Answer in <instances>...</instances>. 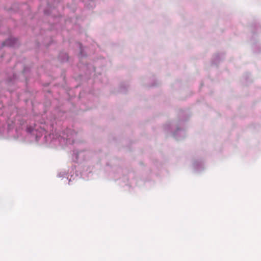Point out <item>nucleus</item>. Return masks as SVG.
<instances>
[{"instance_id": "9d476101", "label": "nucleus", "mask_w": 261, "mask_h": 261, "mask_svg": "<svg viewBox=\"0 0 261 261\" xmlns=\"http://www.w3.org/2000/svg\"><path fill=\"white\" fill-rule=\"evenodd\" d=\"M17 40L15 38L10 37L2 43L3 46L14 47Z\"/></svg>"}, {"instance_id": "2eb2a0df", "label": "nucleus", "mask_w": 261, "mask_h": 261, "mask_svg": "<svg viewBox=\"0 0 261 261\" xmlns=\"http://www.w3.org/2000/svg\"><path fill=\"white\" fill-rule=\"evenodd\" d=\"M16 79V75L13 73L12 76L8 77V79L7 80L6 82L8 85H11V84H13Z\"/></svg>"}, {"instance_id": "0eeeda50", "label": "nucleus", "mask_w": 261, "mask_h": 261, "mask_svg": "<svg viewBox=\"0 0 261 261\" xmlns=\"http://www.w3.org/2000/svg\"><path fill=\"white\" fill-rule=\"evenodd\" d=\"M89 152L86 150H74L72 154V160L74 162L80 163L86 160V156Z\"/></svg>"}, {"instance_id": "ddd939ff", "label": "nucleus", "mask_w": 261, "mask_h": 261, "mask_svg": "<svg viewBox=\"0 0 261 261\" xmlns=\"http://www.w3.org/2000/svg\"><path fill=\"white\" fill-rule=\"evenodd\" d=\"M134 174L133 172H129L128 173V177H126L125 176H123L122 177V179L121 180L124 181V182H125L124 180L125 179H126L127 181V184H126L125 185H129V186L130 187H132L134 185H136V182H135V181L134 179H132L130 181H129L128 180V178H133L134 177Z\"/></svg>"}, {"instance_id": "412c9836", "label": "nucleus", "mask_w": 261, "mask_h": 261, "mask_svg": "<svg viewBox=\"0 0 261 261\" xmlns=\"http://www.w3.org/2000/svg\"><path fill=\"white\" fill-rule=\"evenodd\" d=\"M44 13H45V14H46V15L49 14V13L47 12V10H44Z\"/></svg>"}, {"instance_id": "f03ea898", "label": "nucleus", "mask_w": 261, "mask_h": 261, "mask_svg": "<svg viewBox=\"0 0 261 261\" xmlns=\"http://www.w3.org/2000/svg\"><path fill=\"white\" fill-rule=\"evenodd\" d=\"M76 136V132L70 128H66L60 133L57 132L56 129L55 133L45 135L43 141H41L40 144L51 147H56L58 145L64 146L73 144Z\"/></svg>"}, {"instance_id": "20e7f679", "label": "nucleus", "mask_w": 261, "mask_h": 261, "mask_svg": "<svg viewBox=\"0 0 261 261\" xmlns=\"http://www.w3.org/2000/svg\"><path fill=\"white\" fill-rule=\"evenodd\" d=\"M76 45L80 50L79 58L80 59V64L78 65L79 67L82 70H83L85 72V76L86 78L90 79L91 76H94V79L95 80L98 79V75L96 74L100 75L101 73L98 72L97 66L101 64L106 63V59L104 58H101L95 62L94 65L92 64H86L83 65L82 67L81 65L82 63L81 59L86 57V54L85 53L84 48L81 43H76Z\"/></svg>"}, {"instance_id": "f257e3e1", "label": "nucleus", "mask_w": 261, "mask_h": 261, "mask_svg": "<svg viewBox=\"0 0 261 261\" xmlns=\"http://www.w3.org/2000/svg\"><path fill=\"white\" fill-rule=\"evenodd\" d=\"M58 121V118L51 115L46 121L43 123L41 122V125L34 123L33 126H28L25 125L26 122L23 119L17 117L14 122H12V124H8V134L9 137L19 141L39 143L41 137L48 129V127L53 129Z\"/></svg>"}, {"instance_id": "7ed1b4c3", "label": "nucleus", "mask_w": 261, "mask_h": 261, "mask_svg": "<svg viewBox=\"0 0 261 261\" xmlns=\"http://www.w3.org/2000/svg\"><path fill=\"white\" fill-rule=\"evenodd\" d=\"M179 118L177 120L167 122L164 126V129L167 134H170L177 140H180L186 136V123L189 118L185 116L184 112L182 111L179 114Z\"/></svg>"}, {"instance_id": "4be33fe9", "label": "nucleus", "mask_w": 261, "mask_h": 261, "mask_svg": "<svg viewBox=\"0 0 261 261\" xmlns=\"http://www.w3.org/2000/svg\"><path fill=\"white\" fill-rule=\"evenodd\" d=\"M99 81H101V83H104L105 82V81L103 80H101V79H99Z\"/></svg>"}, {"instance_id": "6e6552de", "label": "nucleus", "mask_w": 261, "mask_h": 261, "mask_svg": "<svg viewBox=\"0 0 261 261\" xmlns=\"http://www.w3.org/2000/svg\"><path fill=\"white\" fill-rule=\"evenodd\" d=\"M192 168L195 173H199L205 169L204 163L201 159H194L192 162Z\"/></svg>"}, {"instance_id": "6ab92c4d", "label": "nucleus", "mask_w": 261, "mask_h": 261, "mask_svg": "<svg viewBox=\"0 0 261 261\" xmlns=\"http://www.w3.org/2000/svg\"><path fill=\"white\" fill-rule=\"evenodd\" d=\"M3 108V105L2 102H0V116L2 115L3 114V111L2 108Z\"/></svg>"}, {"instance_id": "f3484780", "label": "nucleus", "mask_w": 261, "mask_h": 261, "mask_svg": "<svg viewBox=\"0 0 261 261\" xmlns=\"http://www.w3.org/2000/svg\"><path fill=\"white\" fill-rule=\"evenodd\" d=\"M95 6V3L94 0L90 1L89 3L87 5L86 7L89 9H93Z\"/></svg>"}, {"instance_id": "4468645a", "label": "nucleus", "mask_w": 261, "mask_h": 261, "mask_svg": "<svg viewBox=\"0 0 261 261\" xmlns=\"http://www.w3.org/2000/svg\"><path fill=\"white\" fill-rule=\"evenodd\" d=\"M59 60L61 62H65L68 60V55L64 51L61 52L58 57Z\"/></svg>"}, {"instance_id": "a211bd4d", "label": "nucleus", "mask_w": 261, "mask_h": 261, "mask_svg": "<svg viewBox=\"0 0 261 261\" xmlns=\"http://www.w3.org/2000/svg\"><path fill=\"white\" fill-rule=\"evenodd\" d=\"M159 165V164L157 161H153V168H158Z\"/></svg>"}, {"instance_id": "39448f33", "label": "nucleus", "mask_w": 261, "mask_h": 261, "mask_svg": "<svg viewBox=\"0 0 261 261\" xmlns=\"http://www.w3.org/2000/svg\"><path fill=\"white\" fill-rule=\"evenodd\" d=\"M75 170V166H72L71 169L69 170V172L66 173V171H61L58 174V176L59 177H66L67 180H68V184L70 185V182L72 180H74L75 179H77L79 178L82 177L83 179H87L86 177H85V173L82 172L81 173L80 176L77 173V171Z\"/></svg>"}, {"instance_id": "9b49d317", "label": "nucleus", "mask_w": 261, "mask_h": 261, "mask_svg": "<svg viewBox=\"0 0 261 261\" xmlns=\"http://www.w3.org/2000/svg\"><path fill=\"white\" fill-rule=\"evenodd\" d=\"M224 58V54L223 53H218L216 54L212 61L213 64L217 65L220 63Z\"/></svg>"}, {"instance_id": "423d86ee", "label": "nucleus", "mask_w": 261, "mask_h": 261, "mask_svg": "<svg viewBox=\"0 0 261 261\" xmlns=\"http://www.w3.org/2000/svg\"><path fill=\"white\" fill-rule=\"evenodd\" d=\"M114 161H111L110 162L107 163L106 170L109 171L110 174L113 175V177L117 178L118 175L122 173L123 170L121 168L114 165Z\"/></svg>"}, {"instance_id": "dca6fc26", "label": "nucleus", "mask_w": 261, "mask_h": 261, "mask_svg": "<svg viewBox=\"0 0 261 261\" xmlns=\"http://www.w3.org/2000/svg\"><path fill=\"white\" fill-rule=\"evenodd\" d=\"M128 87V85L126 83H122L120 86V91L122 93H125Z\"/></svg>"}, {"instance_id": "f8f14e48", "label": "nucleus", "mask_w": 261, "mask_h": 261, "mask_svg": "<svg viewBox=\"0 0 261 261\" xmlns=\"http://www.w3.org/2000/svg\"><path fill=\"white\" fill-rule=\"evenodd\" d=\"M252 49L255 53H259L261 51V46L260 43L256 40L251 39Z\"/></svg>"}, {"instance_id": "1a4fd4ad", "label": "nucleus", "mask_w": 261, "mask_h": 261, "mask_svg": "<svg viewBox=\"0 0 261 261\" xmlns=\"http://www.w3.org/2000/svg\"><path fill=\"white\" fill-rule=\"evenodd\" d=\"M79 21V19L77 17L70 18L65 20V24L67 27L69 28L71 25L73 29L76 30L80 28Z\"/></svg>"}, {"instance_id": "aec40b11", "label": "nucleus", "mask_w": 261, "mask_h": 261, "mask_svg": "<svg viewBox=\"0 0 261 261\" xmlns=\"http://www.w3.org/2000/svg\"><path fill=\"white\" fill-rule=\"evenodd\" d=\"M158 84L156 82H154V83L151 84L150 85H149L150 87H154L156 86Z\"/></svg>"}, {"instance_id": "5701e85b", "label": "nucleus", "mask_w": 261, "mask_h": 261, "mask_svg": "<svg viewBox=\"0 0 261 261\" xmlns=\"http://www.w3.org/2000/svg\"><path fill=\"white\" fill-rule=\"evenodd\" d=\"M25 71V68H24L23 72H24Z\"/></svg>"}]
</instances>
